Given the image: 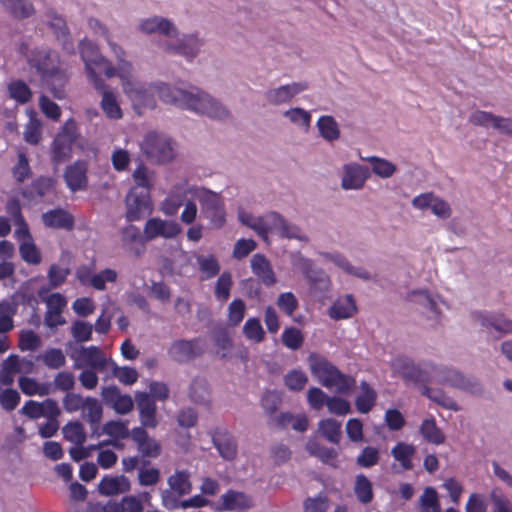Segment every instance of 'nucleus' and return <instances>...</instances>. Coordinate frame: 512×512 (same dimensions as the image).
<instances>
[{
  "label": "nucleus",
  "instance_id": "nucleus-61",
  "mask_svg": "<svg viewBox=\"0 0 512 512\" xmlns=\"http://www.w3.org/2000/svg\"><path fill=\"white\" fill-rule=\"evenodd\" d=\"M20 399V394L15 389L7 388L0 391V405L7 412L13 411L18 406Z\"/></svg>",
  "mask_w": 512,
  "mask_h": 512
},
{
  "label": "nucleus",
  "instance_id": "nucleus-35",
  "mask_svg": "<svg viewBox=\"0 0 512 512\" xmlns=\"http://www.w3.org/2000/svg\"><path fill=\"white\" fill-rule=\"evenodd\" d=\"M422 395L429 398L431 401L435 402L439 406L452 410L459 411L460 407L456 403V401L449 397L443 390L441 389H432L427 385L422 386Z\"/></svg>",
  "mask_w": 512,
  "mask_h": 512
},
{
  "label": "nucleus",
  "instance_id": "nucleus-28",
  "mask_svg": "<svg viewBox=\"0 0 512 512\" xmlns=\"http://www.w3.org/2000/svg\"><path fill=\"white\" fill-rule=\"evenodd\" d=\"M121 242L126 250H129L138 257L145 251L143 236L140 230L134 225H129L122 229Z\"/></svg>",
  "mask_w": 512,
  "mask_h": 512
},
{
  "label": "nucleus",
  "instance_id": "nucleus-13",
  "mask_svg": "<svg viewBox=\"0 0 512 512\" xmlns=\"http://www.w3.org/2000/svg\"><path fill=\"white\" fill-rule=\"evenodd\" d=\"M307 89V82H294L267 90L265 99L270 105L279 106L289 103L296 95Z\"/></svg>",
  "mask_w": 512,
  "mask_h": 512
},
{
  "label": "nucleus",
  "instance_id": "nucleus-42",
  "mask_svg": "<svg viewBox=\"0 0 512 512\" xmlns=\"http://www.w3.org/2000/svg\"><path fill=\"white\" fill-rule=\"evenodd\" d=\"M190 398L198 404L209 403L210 390L208 382L201 377H196L190 385Z\"/></svg>",
  "mask_w": 512,
  "mask_h": 512
},
{
  "label": "nucleus",
  "instance_id": "nucleus-19",
  "mask_svg": "<svg viewBox=\"0 0 512 512\" xmlns=\"http://www.w3.org/2000/svg\"><path fill=\"white\" fill-rule=\"evenodd\" d=\"M131 438L137 444V449L143 458H157L162 451L158 441L151 438L143 427L131 431Z\"/></svg>",
  "mask_w": 512,
  "mask_h": 512
},
{
  "label": "nucleus",
  "instance_id": "nucleus-6",
  "mask_svg": "<svg viewBox=\"0 0 512 512\" xmlns=\"http://www.w3.org/2000/svg\"><path fill=\"white\" fill-rule=\"evenodd\" d=\"M77 138V123L74 119H69L65 122L53 141L52 160L56 165L67 161L71 157L72 144Z\"/></svg>",
  "mask_w": 512,
  "mask_h": 512
},
{
  "label": "nucleus",
  "instance_id": "nucleus-32",
  "mask_svg": "<svg viewBox=\"0 0 512 512\" xmlns=\"http://www.w3.org/2000/svg\"><path fill=\"white\" fill-rule=\"evenodd\" d=\"M102 94L101 108L108 118L120 119L122 117L121 108L116 100L114 93L103 83V88L97 89Z\"/></svg>",
  "mask_w": 512,
  "mask_h": 512
},
{
  "label": "nucleus",
  "instance_id": "nucleus-20",
  "mask_svg": "<svg viewBox=\"0 0 512 512\" xmlns=\"http://www.w3.org/2000/svg\"><path fill=\"white\" fill-rule=\"evenodd\" d=\"M135 401L140 414L142 427L155 428L158 424L156 419V405L153 397L146 392H138Z\"/></svg>",
  "mask_w": 512,
  "mask_h": 512
},
{
  "label": "nucleus",
  "instance_id": "nucleus-23",
  "mask_svg": "<svg viewBox=\"0 0 512 512\" xmlns=\"http://www.w3.org/2000/svg\"><path fill=\"white\" fill-rule=\"evenodd\" d=\"M212 441L223 459L231 461L236 458L237 442L228 431L223 429L215 430Z\"/></svg>",
  "mask_w": 512,
  "mask_h": 512
},
{
  "label": "nucleus",
  "instance_id": "nucleus-9",
  "mask_svg": "<svg viewBox=\"0 0 512 512\" xmlns=\"http://www.w3.org/2000/svg\"><path fill=\"white\" fill-rule=\"evenodd\" d=\"M203 215L211 221L214 227L220 228L225 223V212L221 197L209 190H203L198 194Z\"/></svg>",
  "mask_w": 512,
  "mask_h": 512
},
{
  "label": "nucleus",
  "instance_id": "nucleus-34",
  "mask_svg": "<svg viewBox=\"0 0 512 512\" xmlns=\"http://www.w3.org/2000/svg\"><path fill=\"white\" fill-rule=\"evenodd\" d=\"M317 128L320 136L328 142H334L340 138L339 125L332 116H321L317 121Z\"/></svg>",
  "mask_w": 512,
  "mask_h": 512
},
{
  "label": "nucleus",
  "instance_id": "nucleus-24",
  "mask_svg": "<svg viewBox=\"0 0 512 512\" xmlns=\"http://www.w3.org/2000/svg\"><path fill=\"white\" fill-rule=\"evenodd\" d=\"M42 80L54 98L59 100L66 98L65 87L68 81V77L63 70L59 68H53L49 72L42 75Z\"/></svg>",
  "mask_w": 512,
  "mask_h": 512
},
{
  "label": "nucleus",
  "instance_id": "nucleus-15",
  "mask_svg": "<svg viewBox=\"0 0 512 512\" xmlns=\"http://www.w3.org/2000/svg\"><path fill=\"white\" fill-rule=\"evenodd\" d=\"M472 320L487 329H494L501 335L512 334V320L501 313L475 311L471 314Z\"/></svg>",
  "mask_w": 512,
  "mask_h": 512
},
{
  "label": "nucleus",
  "instance_id": "nucleus-46",
  "mask_svg": "<svg viewBox=\"0 0 512 512\" xmlns=\"http://www.w3.org/2000/svg\"><path fill=\"white\" fill-rule=\"evenodd\" d=\"M319 431L330 442L338 444L341 437V424L335 419L329 418L320 421Z\"/></svg>",
  "mask_w": 512,
  "mask_h": 512
},
{
  "label": "nucleus",
  "instance_id": "nucleus-5",
  "mask_svg": "<svg viewBox=\"0 0 512 512\" xmlns=\"http://www.w3.org/2000/svg\"><path fill=\"white\" fill-rule=\"evenodd\" d=\"M141 150L150 161L157 164L170 162L175 157L171 139L156 132H150L145 136Z\"/></svg>",
  "mask_w": 512,
  "mask_h": 512
},
{
  "label": "nucleus",
  "instance_id": "nucleus-37",
  "mask_svg": "<svg viewBox=\"0 0 512 512\" xmlns=\"http://www.w3.org/2000/svg\"><path fill=\"white\" fill-rule=\"evenodd\" d=\"M409 300L423 309L431 312L434 317H440L441 311L432 295L426 290L413 291L409 294Z\"/></svg>",
  "mask_w": 512,
  "mask_h": 512
},
{
  "label": "nucleus",
  "instance_id": "nucleus-41",
  "mask_svg": "<svg viewBox=\"0 0 512 512\" xmlns=\"http://www.w3.org/2000/svg\"><path fill=\"white\" fill-rule=\"evenodd\" d=\"M361 394L356 398V408L361 413H368L375 405L377 393L370 385L363 381L360 385Z\"/></svg>",
  "mask_w": 512,
  "mask_h": 512
},
{
  "label": "nucleus",
  "instance_id": "nucleus-1",
  "mask_svg": "<svg viewBox=\"0 0 512 512\" xmlns=\"http://www.w3.org/2000/svg\"><path fill=\"white\" fill-rule=\"evenodd\" d=\"M157 92L165 103L192 110L215 120H226L231 116L224 104L198 87L183 89L161 84L157 86Z\"/></svg>",
  "mask_w": 512,
  "mask_h": 512
},
{
  "label": "nucleus",
  "instance_id": "nucleus-18",
  "mask_svg": "<svg viewBox=\"0 0 512 512\" xmlns=\"http://www.w3.org/2000/svg\"><path fill=\"white\" fill-rule=\"evenodd\" d=\"M179 225L173 221L162 220L159 218L149 219L144 227V238L146 241L157 237L173 238L180 233Z\"/></svg>",
  "mask_w": 512,
  "mask_h": 512
},
{
  "label": "nucleus",
  "instance_id": "nucleus-22",
  "mask_svg": "<svg viewBox=\"0 0 512 512\" xmlns=\"http://www.w3.org/2000/svg\"><path fill=\"white\" fill-rule=\"evenodd\" d=\"M43 224L52 229H63L71 231L74 228V217L62 208L49 210L41 216Z\"/></svg>",
  "mask_w": 512,
  "mask_h": 512
},
{
  "label": "nucleus",
  "instance_id": "nucleus-55",
  "mask_svg": "<svg viewBox=\"0 0 512 512\" xmlns=\"http://www.w3.org/2000/svg\"><path fill=\"white\" fill-rule=\"evenodd\" d=\"M21 258L32 265H38L41 262V254L33 240L22 241L19 246Z\"/></svg>",
  "mask_w": 512,
  "mask_h": 512
},
{
  "label": "nucleus",
  "instance_id": "nucleus-57",
  "mask_svg": "<svg viewBox=\"0 0 512 512\" xmlns=\"http://www.w3.org/2000/svg\"><path fill=\"white\" fill-rule=\"evenodd\" d=\"M420 506L423 512H441L437 492L432 487H427L420 497Z\"/></svg>",
  "mask_w": 512,
  "mask_h": 512
},
{
  "label": "nucleus",
  "instance_id": "nucleus-16",
  "mask_svg": "<svg viewBox=\"0 0 512 512\" xmlns=\"http://www.w3.org/2000/svg\"><path fill=\"white\" fill-rule=\"evenodd\" d=\"M80 356L83 363L76 362L74 364L75 369H80L85 365L89 369L103 372L107 367H111L114 362L112 359L107 358L97 346L81 347Z\"/></svg>",
  "mask_w": 512,
  "mask_h": 512
},
{
  "label": "nucleus",
  "instance_id": "nucleus-59",
  "mask_svg": "<svg viewBox=\"0 0 512 512\" xmlns=\"http://www.w3.org/2000/svg\"><path fill=\"white\" fill-rule=\"evenodd\" d=\"M102 433L115 439H126L131 436L127 426L121 421H108L102 427Z\"/></svg>",
  "mask_w": 512,
  "mask_h": 512
},
{
  "label": "nucleus",
  "instance_id": "nucleus-3",
  "mask_svg": "<svg viewBox=\"0 0 512 512\" xmlns=\"http://www.w3.org/2000/svg\"><path fill=\"white\" fill-rule=\"evenodd\" d=\"M79 52L85 63L88 76L96 89L103 88V81L97 75L94 67L103 71L108 78L116 75L115 68L111 65L108 59L101 55L97 45L92 41L83 39L79 44Z\"/></svg>",
  "mask_w": 512,
  "mask_h": 512
},
{
  "label": "nucleus",
  "instance_id": "nucleus-14",
  "mask_svg": "<svg viewBox=\"0 0 512 512\" xmlns=\"http://www.w3.org/2000/svg\"><path fill=\"white\" fill-rule=\"evenodd\" d=\"M190 476L187 470H177L174 474L169 476L167 480L169 488L161 492V500L164 507L167 492L171 493L172 497L177 500H180L181 497L189 495L192 492L193 486Z\"/></svg>",
  "mask_w": 512,
  "mask_h": 512
},
{
  "label": "nucleus",
  "instance_id": "nucleus-30",
  "mask_svg": "<svg viewBox=\"0 0 512 512\" xmlns=\"http://www.w3.org/2000/svg\"><path fill=\"white\" fill-rule=\"evenodd\" d=\"M357 311L355 300L352 295H346L336 300L329 308V316L334 320L346 319L353 316Z\"/></svg>",
  "mask_w": 512,
  "mask_h": 512
},
{
  "label": "nucleus",
  "instance_id": "nucleus-2",
  "mask_svg": "<svg viewBox=\"0 0 512 512\" xmlns=\"http://www.w3.org/2000/svg\"><path fill=\"white\" fill-rule=\"evenodd\" d=\"M307 361L312 375L324 387L334 388L339 394H346L355 385L353 377L343 374L323 355L310 353Z\"/></svg>",
  "mask_w": 512,
  "mask_h": 512
},
{
  "label": "nucleus",
  "instance_id": "nucleus-50",
  "mask_svg": "<svg viewBox=\"0 0 512 512\" xmlns=\"http://www.w3.org/2000/svg\"><path fill=\"white\" fill-rule=\"evenodd\" d=\"M8 91L11 98L22 104L29 102L32 98L30 88L21 80L11 82L8 85Z\"/></svg>",
  "mask_w": 512,
  "mask_h": 512
},
{
  "label": "nucleus",
  "instance_id": "nucleus-40",
  "mask_svg": "<svg viewBox=\"0 0 512 512\" xmlns=\"http://www.w3.org/2000/svg\"><path fill=\"white\" fill-rule=\"evenodd\" d=\"M416 453V448L411 445L404 442L398 443L391 451L392 456L400 462L402 468L404 470H412L413 464H412V457Z\"/></svg>",
  "mask_w": 512,
  "mask_h": 512
},
{
  "label": "nucleus",
  "instance_id": "nucleus-64",
  "mask_svg": "<svg viewBox=\"0 0 512 512\" xmlns=\"http://www.w3.org/2000/svg\"><path fill=\"white\" fill-rule=\"evenodd\" d=\"M490 499L493 505V512H512L511 501L500 489H494L490 494Z\"/></svg>",
  "mask_w": 512,
  "mask_h": 512
},
{
  "label": "nucleus",
  "instance_id": "nucleus-43",
  "mask_svg": "<svg viewBox=\"0 0 512 512\" xmlns=\"http://www.w3.org/2000/svg\"><path fill=\"white\" fill-rule=\"evenodd\" d=\"M354 493L363 504H368L373 500L372 483L365 475L359 474L356 476Z\"/></svg>",
  "mask_w": 512,
  "mask_h": 512
},
{
  "label": "nucleus",
  "instance_id": "nucleus-33",
  "mask_svg": "<svg viewBox=\"0 0 512 512\" xmlns=\"http://www.w3.org/2000/svg\"><path fill=\"white\" fill-rule=\"evenodd\" d=\"M28 61L30 65L42 75L49 72L53 68H56L53 65V61L51 59V53L49 49H35L32 51L31 55L28 56Z\"/></svg>",
  "mask_w": 512,
  "mask_h": 512
},
{
  "label": "nucleus",
  "instance_id": "nucleus-58",
  "mask_svg": "<svg viewBox=\"0 0 512 512\" xmlns=\"http://www.w3.org/2000/svg\"><path fill=\"white\" fill-rule=\"evenodd\" d=\"M306 276L309 279L313 290L324 293L329 289L330 281L323 271L308 269L306 271Z\"/></svg>",
  "mask_w": 512,
  "mask_h": 512
},
{
  "label": "nucleus",
  "instance_id": "nucleus-21",
  "mask_svg": "<svg viewBox=\"0 0 512 512\" xmlns=\"http://www.w3.org/2000/svg\"><path fill=\"white\" fill-rule=\"evenodd\" d=\"M87 170V163L85 161L80 160L74 162L72 165H69L66 168L64 173V179L71 191L75 192L87 188Z\"/></svg>",
  "mask_w": 512,
  "mask_h": 512
},
{
  "label": "nucleus",
  "instance_id": "nucleus-10",
  "mask_svg": "<svg viewBox=\"0 0 512 512\" xmlns=\"http://www.w3.org/2000/svg\"><path fill=\"white\" fill-rule=\"evenodd\" d=\"M44 17L45 24L53 31L63 50L74 54L75 47L66 20L53 9H48Z\"/></svg>",
  "mask_w": 512,
  "mask_h": 512
},
{
  "label": "nucleus",
  "instance_id": "nucleus-27",
  "mask_svg": "<svg viewBox=\"0 0 512 512\" xmlns=\"http://www.w3.org/2000/svg\"><path fill=\"white\" fill-rule=\"evenodd\" d=\"M131 483L124 476H105L98 484V492L103 496H113L130 491Z\"/></svg>",
  "mask_w": 512,
  "mask_h": 512
},
{
  "label": "nucleus",
  "instance_id": "nucleus-7",
  "mask_svg": "<svg viewBox=\"0 0 512 512\" xmlns=\"http://www.w3.org/2000/svg\"><path fill=\"white\" fill-rule=\"evenodd\" d=\"M205 41L197 33L185 34L181 38L163 40L159 47L166 53L179 54L188 60H193L200 52Z\"/></svg>",
  "mask_w": 512,
  "mask_h": 512
},
{
  "label": "nucleus",
  "instance_id": "nucleus-60",
  "mask_svg": "<svg viewBox=\"0 0 512 512\" xmlns=\"http://www.w3.org/2000/svg\"><path fill=\"white\" fill-rule=\"evenodd\" d=\"M112 374L121 383L125 385H132L138 379V372L131 367H119L115 362L112 363Z\"/></svg>",
  "mask_w": 512,
  "mask_h": 512
},
{
  "label": "nucleus",
  "instance_id": "nucleus-29",
  "mask_svg": "<svg viewBox=\"0 0 512 512\" xmlns=\"http://www.w3.org/2000/svg\"><path fill=\"white\" fill-rule=\"evenodd\" d=\"M253 273L265 286H272L276 283V276L269 260L263 254H255L251 258Z\"/></svg>",
  "mask_w": 512,
  "mask_h": 512
},
{
  "label": "nucleus",
  "instance_id": "nucleus-4",
  "mask_svg": "<svg viewBox=\"0 0 512 512\" xmlns=\"http://www.w3.org/2000/svg\"><path fill=\"white\" fill-rule=\"evenodd\" d=\"M435 382L449 385L476 396L482 395L484 391L482 384L476 378L466 376L453 367L443 365H437Z\"/></svg>",
  "mask_w": 512,
  "mask_h": 512
},
{
  "label": "nucleus",
  "instance_id": "nucleus-12",
  "mask_svg": "<svg viewBox=\"0 0 512 512\" xmlns=\"http://www.w3.org/2000/svg\"><path fill=\"white\" fill-rule=\"evenodd\" d=\"M138 29L144 34H158L164 36L165 40L177 38L179 31L175 24L167 18L154 16L142 20Z\"/></svg>",
  "mask_w": 512,
  "mask_h": 512
},
{
  "label": "nucleus",
  "instance_id": "nucleus-53",
  "mask_svg": "<svg viewBox=\"0 0 512 512\" xmlns=\"http://www.w3.org/2000/svg\"><path fill=\"white\" fill-rule=\"evenodd\" d=\"M282 343L291 350H298L304 343L302 332L296 327H288L283 331Z\"/></svg>",
  "mask_w": 512,
  "mask_h": 512
},
{
  "label": "nucleus",
  "instance_id": "nucleus-11",
  "mask_svg": "<svg viewBox=\"0 0 512 512\" xmlns=\"http://www.w3.org/2000/svg\"><path fill=\"white\" fill-rule=\"evenodd\" d=\"M126 218L129 222L137 221L151 212V202L147 192H137L134 187L126 196Z\"/></svg>",
  "mask_w": 512,
  "mask_h": 512
},
{
  "label": "nucleus",
  "instance_id": "nucleus-54",
  "mask_svg": "<svg viewBox=\"0 0 512 512\" xmlns=\"http://www.w3.org/2000/svg\"><path fill=\"white\" fill-rule=\"evenodd\" d=\"M437 365L427 362L418 364L414 383L426 385L435 381Z\"/></svg>",
  "mask_w": 512,
  "mask_h": 512
},
{
  "label": "nucleus",
  "instance_id": "nucleus-38",
  "mask_svg": "<svg viewBox=\"0 0 512 512\" xmlns=\"http://www.w3.org/2000/svg\"><path fill=\"white\" fill-rule=\"evenodd\" d=\"M165 508L169 510H174L178 508L187 509V508H200L209 504V500L202 497L201 495H195L187 500H177L172 497L171 493H166L165 497Z\"/></svg>",
  "mask_w": 512,
  "mask_h": 512
},
{
  "label": "nucleus",
  "instance_id": "nucleus-36",
  "mask_svg": "<svg viewBox=\"0 0 512 512\" xmlns=\"http://www.w3.org/2000/svg\"><path fill=\"white\" fill-rule=\"evenodd\" d=\"M82 419L87 421L90 426L100 424L103 417V408L99 400L94 397H86L82 408Z\"/></svg>",
  "mask_w": 512,
  "mask_h": 512
},
{
  "label": "nucleus",
  "instance_id": "nucleus-39",
  "mask_svg": "<svg viewBox=\"0 0 512 512\" xmlns=\"http://www.w3.org/2000/svg\"><path fill=\"white\" fill-rule=\"evenodd\" d=\"M62 434L65 440L73 443L76 446H82L87 439L84 426L78 420L69 421L62 428Z\"/></svg>",
  "mask_w": 512,
  "mask_h": 512
},
{
  "label": "nucleus",
  "instance_id": "nucleus-44",
  "mask_svg": "<svg viewBox=\"0 0 512 512\" xmlns=\"http://www.w3.org/2000/svg\"><path fill=\"white\" fill-rule=\"evenodd\" d=\"M0 2L17 18H28L34 13L33 5L26 0H0Z\"/></svg>",
  "mask_w": 512,
  "mask_h": 512
},
{
  "label": "nucleus",
  "instance_id": "nucleus-56",
  "mask_svg": "<svg viewBox=\"0 0 512 512\" xmlns=\"http://www.w3.org/2000/svg\"><path fill=\"white\" fill-rule=\"evenodd\" d=\"M372 164L373 172L382 178H389L396 172V166L382 158L372 156L366 159Z\"/></svg>",
  "mask_w": 512,
  "mask_h": 512
},
{
  "label": "nucleus",
  "instance_id": "nucleus-47",
  "mask_svg": "<svg viewBox=\"0 0 512 512\" xmlns=\"http://www.w3.org/2000/svg\"><path fill=\"white\" fill-rule=\"evenodd\" d=\"M306 450L310 455L315 456L328 464L337 457V452L333 448L324 447L315 440H309L307 442Z\"/></svg>",
  "mask_w": 512,
  "mask_h": 512
},
{
  "label": "nucleus",
  "instance_id": "nucleus-17",
  "mask_svg": "<svg viewBox=\"0 0 512 512\" xmlns=\"http://www.w3.org/2000/svg\"><path fill=\"white\" fill-rule=\"evenodd\" d=\"M101 396L105 404L113 408L118 414H127L134 407V402L131 396L128 394H122L120 389L115 385L103 387Z\"/></svg>",
  "mask_w": 512,
  "mask_h": 512
},
{
  "label": "nucleus",
  "instance_id": "nucleus-63",
  "mask_svg": "<svg viewBox=\"0 0 512 512\" xmlns=\"http://www.w3.org/2000/svg\"><path fill=\"white\" fill-rule=\"evenodd\" d=\"M304 512H328L329 500L327 496L319 494L317 497H309L304 501Z\"/></svg>",
  "mask_w": 512,
  "mask_h": 512
},
{
  "label": "nucleus",
  "instance_id": "nucleus-52",
  "mask_svg": "<svg viewBox=\"0 0 512 512\" xmlns=\"http://www.w3.org/2000/svg\"><path fill=\"white\" fill-rule=\"evenodd\" d=\"M212 340L215 346L219 349L217 353H220V350L223 351L221 357L224 358L233 347L232 339L228 333V331L224 328H217L212 331Z\"/></svg>",
  "mask_w": 512,
  "mask_h": 512
},
{
  "label": "nucleus",
  "instance_id": "nucleus-8",
  "mask_svg": "<svg viewBox=\"0 0 512 512\" xmlns=\"http://www.w3.org/2000/svg\"><path fill=\"white\" fill-rule=\"evenodd\" d=\"M204 352V341L201 338L174 340L167 351L170 359L178 364H188Z\"/></svg>",
  "mask_w": 512,
  "mask_h": 512
},
{
  "label": "nucleus",
  "instance_id": "nucleus-31",
  "mask_svg": "<svg viewBox=\"0 0 512 512\" xmlns=\"http://www.w3.org/2000/svg\"><path fill=\"white\" fill-rule=\"evenodd\" d=\"M222 509L232 511L237 508L248 509L252 506L251 499L243 492L229 490L227 493L221 496Z\"/></svg>",
  "mask_w": 512,
  "mask_h": 512
},
{
  "label": "nucleus",
  "instance_id": "nucleus-25",
  "mask_svg": "<svg viewBox=\"0 0 512 512\" xmlns=\"http://www.w3.org/2000/svg\"><path fill=\"white\" fill-rule=\"evenodd\" d=\"M124 92L128 95L135 106L153 108L155 100L153 94L142 84L133 80L124 83Z\"/></svg>",
  "mask_w": 512,
  "mask_h": 512
},
{
  "label": "nucleus",
  "instance_id": "nucleus-51",
  "mask_svg": "<svg viewBox=\"0 0 512 512\" xmlns=\"http://www.w3.org/2000/svg\"><path fill=\"white\" fill-rule=\"evenodd\" d=\"M307 383L308 377L302 370L294 369L284 376V384L291 391H301Z\"/></svg>",
  "mask_w": 512,
  "mask_h": 512
},
{
  "label": "nucleus",
  "instance_id": "nucleus-62",
  "mask_svg": "<svg viewBox=\"0 0 512 512\" xmlns=\"http://www.w3.org/2000/svg\"><path fill=\"white\" fill-rule=\"evenodd\" d=\"M143 509L141 499L136 496H125L114 504V512H142Z\"/></svg>",
  "mask_w": 512,
  "mask_h": 512
},
{
  "label": "nucleus",
  "instance_id": "nucleus-48",
  "mask_svg": "<svg viewBox=\"0 0 512 512\" xmlns=\"http://www.w3.org/2000/svg\"><path fill=\"white\" fill-rule=\"evenodd\" d=\"M39 358L42 359L46 367L53 370L60 369L66 364V357L59 348H49Z\"/></svg>",
  "mask_w": 512,
  "mask_h": 512
},
{
  "label": "nucleus",
  "instance_id": "nucleus-45",
  "mask_svg": "<svg viewBox=\"0 0 512 512\" xmlns=\"http://www.w3.org/2000/svg\"><path fill=\"white\" fill-rule=\"evenodd\" d=\"M420 432L423 438L430 443L439 445L445 441V436L437 427L434 419L424 420L420 427Z\"/></svg>",
  "mask_w": 512,
  "mask_h": 512
},
{
  "label": "nucleus",
  "instance_id": "nucleus-26",
  "mask_svg": "<svg viewBox=\"0 0 512 512\" xmlns=\"http://www.w3.org/2000/svg\"><path fill=\"white\" fill-rule=\"evenodd\" d=\"M370 176L369 169L359 164H349L344 167L342 187L344 189H360Z\"/></svg>",
  "mask_w": 512,
  "mask_h": 512
},
{
  "label": "nucleus",
  "instance_id": "nucleus-49",
  "mask_svg": "<svg viewBox=\"0 0 512 512\" xmlns=\"http://www.w3.org/2000/svg\"><path fill=\"white\" fill-rule=\"evenodd\" d=\"M245 337L255 343H260L265 339V331L258 318H249L243 326Z\"/></svg>",
  "mask_w": 512,
  "mask_h": 512
}]
</instances>
